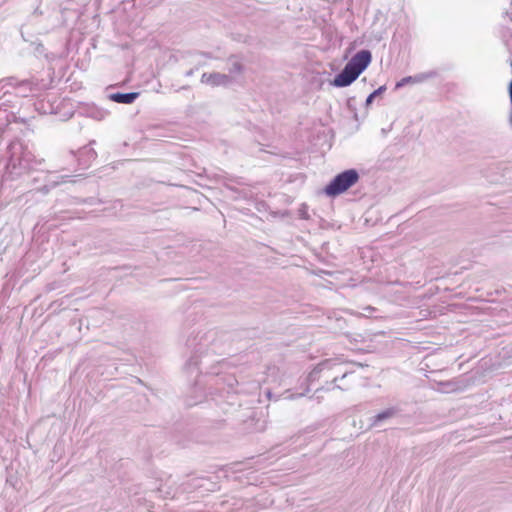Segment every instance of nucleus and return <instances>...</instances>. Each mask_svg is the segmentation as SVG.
I'll return each mask as SVG.
<instances>
[{
    "label": "nucleus",
    "mask_w": 512,
    "mask_h": 512,
    "mask_svg": "<svg viewBox=\"0 0 512 512\" xmlns=\"http://www.w3.org/2000/svg\"><path fill=\"white\" fill-rule=\"evenodd\" d=\"M359 180V174L355 169L345 170L336 175L332 181L325 187V193L328 196L335 197L342 194Z\"/></svg>",
    "instance_id": "1"
},
{
    "label": "nucleus",
    "mask_w": 512,
    "mask_h": 512,
    "mask_svg": "<svg viewBox=\"0 0 512 512\" xmlns=\"http://www.w3.org/2000/svg\"><path fill=\"white\" fill-rule=\"evenodd\" d=\"M16 161L18 162V166L22 170H36L42 163L44 162L43 158H37L31 151L23 150L21 156L18 159L14 158V155L11 156L10 163L8 164V169L12 168L9 171V175H12L17 168Z\"/></svg>",
    "instance_id": "2"
},
{
    "label": "nucleus",
    "mask_w": 512,
    "mask_h": 512,
    "mask_svg": "<svg viewBox=\"0 0 512 512\" xmlns=\"http://www.w3.org/2000/svg\"><path fill=\"white\" fill-rule=\"evenodd\" d=\"M372 54L369 50H360L348 61L347 65L360 75L370 64Z\"/></svg>",
    "instance_id": "3"
},
{
    "label": "nucleus",
    "mask_w": 512,
    "mask_h": 512,
    "mask_svg": "<svg viewBox=\"0 0 512 512\" xmlns=\"http://www.w3.org/2000/svg\"><path fill=\"white\" fill-rule=\"evenodd\" d=\"M372 54L369 50H360L348 61L347 65L360 75L370 64Z\"/></svg>",
    "instance_id": "4"
},
{
    "label": "nucleus",
    "mask_w": 512,
    "mask_h": 512,
    "mask_svg": "<svg viewBox=\"0 0 512 512\" xmlns=\"http://www.w3.org/2000/svg\"><path fill=\"white\" fill-rule=\"evenodd\" d=\"M201 82L212 87L228 86L232 83V77L219 72L203 73L201 76Z\"/></svg>",
    "instance_id": "5"
},
{
    "label": "nucleus",
    "mask_w": 512,
    "mask_h": 512,
    "mask_svg": "<svg viewBox=\"0 0 512 512\" xmlns=\"http://www.w3.org/2000/svg\"><path fill=\"white\" fill-rule=\"evenodd\" d=\"M358 77L359 75L346 64L343 70L334 78L332 85L335 87H347Z\"/></svg>",
    "instance_id": "6"
},
{
    "label": "nucleus",
    "mask_w": 512,
    "mask_h": 512,
    "mask_svg": "<svg viewBox=\"0 0 512 512\" xmlns=\"http://www.w3.org/2000/svg\"><path fill=\"white\" fill-rule=\"evenodd\" d=\"M398 414V409L395 407H390L382 412L376 414L375 416H372L369 421V428H375L379 427L382 423L386 422L387 420L395 417Z\"/></svg>",
    "instance_id": "7"
},
{
    "label": "nucleus",
    "mask_w": 512,
    "mask_h": 512,
    "mask_svg": "<svg viewBox=\"0 0 512 512\" xmlns=\"http://www.w3.org/2000/svg\"><path fill=\"white\" fill-rule=\"evenodd\" d=\"M436 76V73L435 72H424V73H419L417 75H414V76H407V77H404L402 78L400 81H398L396 83V86L395 88L396 89H399V88H402L404 87L405 85H408V84H417V83H421V82H424L428 79H431L433 77Z\"/></svg>",
    "instance_id": "8"
},
{
    "label": "nucleus",
    "mask_w": 512,
    "mask_h": 512,
    "mask_svg": "<svg viewBox=\"0 0 512 512\" xmlns=\"http://www.w3.org/2000/svg\"><path fill=\"white\" fill-rule=\"evenodd\" d=\"M139 96L137 92H128V93H113L109 95V99L116 103L122 104H131L133 103Z\"/></svg>",
    "instance_id": "9"
},
{
    "label": "nucleus",
    "mask_w": 512,
    "mask_h": 512,
    "mask_svg": "<svg viewBox=\"0 0 512 512\" xmlns=\"http://www.w3.org/2000/svg\"><path fill=\"white\" fill-rule=\"evenodd\" d=\"M335 366H339V364H337L335 360H333V359H326V360L322 361L321 363H319L313 369V371L309 375V379L311 381L315 380L319 376L320 373H322V372H324L326 370H331Z\"/></svg>",
    "instance_id": "10"
},
{
    "label": "nucleus",
    "mask_w": 512,
    "mask_h": 512,
    "mask_svg": "<svg viewBox=\"0 0 512 512\" xmlns=\"http://www.w3.org/2000/svg\"><path fill=\"white\" fill-rule=\"evenodd\" d=\"M59 183V180L50 179V173L47 172L45 177V184L41 188H39L38 191L41 192L42 194H47L52 188H55L57 185H59Z\"/></svg>",
    "instance_id": "11"
},
{
    "label": "nucleus",
    "mask_w": 512,
    "mask_h": 512,
    "mask_svg": "<svg viewBox=\"0 0 512 512\" xmlns=\"http://www.w3.org/2000/svg\"><path fill=\"white\" fill-rule=\"evenodd\" d=\"M230 66L228 68L229 74L232 79L235 75H239L243 72V65L234 58L229 59Z\"/></svg>",
    "instance_id": "12"
},
{
    "label": "nucleus",
    "mask_w": 512,
    "mask_h": 512,
    "mask_svg": "<svg viewBox=\"0 0 512 512\" xmlns=\"http://www.w3.org/2000/svg\"><path fill=\"white\" fill-rule=\"evenodd\" d=\"M386 90L385 86H380L378 89L373 91L366 99V106H370L374 99H376L377 96L382 94Z\"/></svg>",
    "instance_id": "13"
},
{
    "label": "nucleus",
    "mask_w": 512,
    "mask_h": 512,
    "mask_svg": "<svg viewBox=\"0 0 512 512\" xmlns=\"http://www.w3.org/2000/svg\"><path fill=\"white\" fill-rule=\"evenodd\" d=\"M14 78H6V79H2L0 80V88L1 89H4L7 85H14Z\"/></svg>",
    "instance_id": "14"
},
{
    "label": "nucleus",
    "mask_w": 512,
    "mask_h": 512,
    "mask_svg": "<svg viewBox=\"0 0 512 512\" xmlns=\"http://www.w3.org/2000/svg\"><path fill=\"white\" fill-rule=\"evenodd\" d=\"M193 75V69L186 72V76H192Z\"/></svg>",
    "instance_id": "15"
},
{
    "label": "nucleus",
    "mask_w": 512,
    "mask_h": 512,
    "mask_svg": "<svg viewBox=\"0 0 512 512\" xmlns=\"http://www.w3.org/2000/svg\"><path fill=\"white\" fill-rule=\"evenodd\" d=\"M346 376H347V372L345 371V372H343V373H342L341 378L343 379V378H345Z\"/></svg>",
    "instance_id": "16"
},
{
    "label": "nucleus",
    "mask_w": 512,
    "mask_h": 512,
    "mask_svg": "<svg viewBox=\"0 0 512 512\" xmlns=\"http://www.w3.org/2000/svg\"><path fill=\"white\" fill-rule=\"evenodd\" d=\"M366 310H368V311H372V310H374V308H372V307L368 306V307L366 308Z\"/></svg>",
    "instance_id": "17"
},
{
    "label": "nucleus",
    "mask_w": 512,
    "mask_h": 512,
    "mask_svg": "<svg viewBox=\"0 0 512 512\" xmlns=\"http://www.w3.org/2000/svg\"><path fill=\"white\" fill-rule=\"evenodd\" d=\"M338 380V376L333 377V382H336Z\"/></svg>",
    "instance_id": "18"
}]
</instances>
